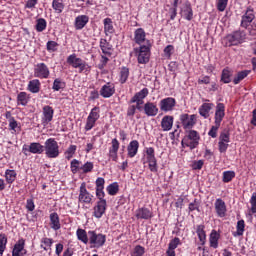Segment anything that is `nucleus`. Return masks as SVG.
<instances>
[{"instance_id":"obj_25","label":"nucleus","mask_w":256,"mask_h":256,"mask_svg":"<svg viewBox=\"0 0 256 256\" xmlns=\"http://www.w3.org/2000/svg\"><path fill=\"white\" fill-rule=\"evenodd\" d=\"M85 61H83L81 58H77V55L72 54L68 56L67 63L69 65H72L74 69H79L81 67V64H83Z\"/></svg>"},{"instance_id":"obj_8","label":"nucleus","mask_w":256,"mask_h":256,"mask_svg":"<svg viewBox=\"0 0 256 256\" xmlns=\"http://www.w3.org/2000/svg\"><path fill=\"white\" fill-rule=\"evenodd\" d=\"M197 117L195 115L182 114L180 116V121L184 129H192L195 123H197Z\"/></svg>"},{"instance_id":"obj_11","label":"nucleus","mask_w":256,"mask_h":256,"mask_svg":"<svg viewBox=\"0 0 256 256\" xmlns=\"http://www.w3.org/2000/svg\"><path fill=\"white\" fill-rule=\"evenodd\" d=\"M105 211H107V200H99L94 207V217L101 219L105 215Z\"/></svg>"},{"instance_id":"obj_12","label":"nucleus","mask_w":256,"mask_h":256,"mask_svg":"<svg viewBox=\"0 0 256 256\" xmlns=\"http://www.w3.org/2000/svg\"><path fill=\"white\" fill-rule=\"evenodd\" d=\"M159 105H160V109L165 113H167L169 111H173V108L176 105V101H175V98L168 97V98L162 99Z\"/></svg>"},{"instance_id":"obj_17","label":"nucleus","mask_w":256,"mask_h":256,"mask_svg":"<svg viewBox=\"0 0 256 256\" xmlns=\"http://www.w3.org/2000/svg\"><path fill=\"white\" fill-rule=\"evenodd\" d=\"M23 151H29L34 155H41V153L45 151V146L41 145L39 142H32L30 143L29 148H23Z\"/></svg>"},{"instance_id":"obj_28","label":"nucleus","mask_w":256,"mask_h":256,"mask_svg":"<svg viewBox=\"0 0 256 256\" xmlns=\"http://www.w3.org/2000/svg\"><path fill=\"white\" fill-rule=\"evenodd\" d=\"M149 95V89L143 88L141 91L137 92L130 100V103H135L139 101H143L145 97Z\"/></svg>"},{"instance_id":"obj_48","label":"nucleus","mask_w":256,"mask_h":256,"mask_svg":"<svg viewBox=\"0 0 256 256\" xmlns=\"http://www.w3.org/2000/svg\"><path fill=\"white\" fill-rule=\"evenodd\" d=\"M245 232V221L244 220H239L237 222V231H236V235H238L239 237H241V235H243V233Z\"/></svg>"},{"instance_id":"obj_33","label":"nucleus","mask_w":256,"mask_h":256,"mask_svg":"<svg viewBox=\"0 0 256 256\" xmlns=\"http://www.w3.org/2000/svg\"><path fill=\"white\" fill-rule=\"evenodd\" d=\"M219 233L217 231L213 230L210 234V247H213V249H217L219 247Z\"/></svg>"},{"instance_id":"obj_1","label":"nucleus","mask_w":256,"mask_h":256,"mask_svg":"<svg viewBox=\"0 0 256 256\" xmlns=\"http://www.w3.org/2000/svg\"><path fill=\"white\" fill-rule=\"evenodd\" d=\"M224 117H225V104L218 103L216 106V112H215V125L212 126L210 131L208 132V135L213 139L217 137V131H219V128L221 127V121H223Z\"/></svg>"},{"instance_id":"obj_64","label":"nucleus","mask_w":256,"mask_h":256,"mask_svg":"<svg viewBox=\"0 0 256 256\" xmlns=\"http://www.w3.org/2000/svg\"><path fill=\"white\" fill-rule=\"evenodd\" d=\"M26 209H28L29 211H35V202H33V199L27 200Z\"/></svg>"},{"instance_id":"obj_6","label":"nucleus","mask_w":256,"mask_h":256,"mask_svg":"<svg viewBox=\"0 0 256 256\" xmlns=\"http://www.w3.org/2000/svg\"><path fill=\"white\" fill-rule=\"evenodd\" d=\"M78 201L79 203H85L86 205H91V203H93V195L87 191L85 182L80 186Z\"/></svg>"},{"instance_id":"obj_55","label":"nucleus","mask_w":256,"mask_h":256,"mask_svg":"<svg viewBox=\"0 0 256 256\" xmlns=\"http://www.w3.org/2000/svg\"><path fill=\"white\" fill-rule=\"evenodd\" d=\"M81 164V162H79V160L74 159L71 161V171L73 174L77 173V171H79V165Z\"/></svg>"},{"instance_id":"obj_62","label":"nucleus","mask_w":256,"mask_h":256,"mask_svg":"<svg viewBox=\"0 0 256 256\" xmlns=\"http://www.w3.org/2000/svg\"><path fill=\"white\" fill-rule=\"evenodd\" d=\"M180 242H181V240L178 237H176L170 241L168 248L175 249L176 247H178Z\"/></svg>"},{"instance_id":"obj_30","label":"nucleus","mask_w":256,"mask_h":256,"mask_svg":"<svg viewBox=\"0 0 256 256\" xmlns=\"http://www.w3.org/2000/svg\"><path fill=\"white\" fill-rule=\"evenodd\" d=\"M41 89V82L38 79L31 80L28 84V91L30 93H39Z\"/></svg>"},{"instance_id":"obj_46","label":"nucleus","mask_w":256,"mask_h":256,"mask_svg":"<svg viewBox=\"0 0 256 256\" xmlns=\"http://www.w3.org/2000/svg\"><path fill=\"white\" fill-rule=\"evenodd\" d=\"M45 29H47V21H45V19L43 18L38 19L36 24V30L41 33L42 31H45Z\"/></svg>"},{"instance_id":"obj_7","label":"nucleus","mask_w":256,"mask_h":256,"mask_svg":"<svg viewBox=\"0 0 256 256\" xmlns=\"http://www.w3.org/2000/svg\"><path fill=\"white\" fill-rule=\"evenodd\" d=\"M243 39H245V32H242V31H236V32L226 36L227 44L230 46L231 45H239V43H241V41H243Z\"/></svg>"},{"instance_id":"obj_61","label":"nucleus","mask_w":256,"mask_h":256,"mask_svg":"<svg viewBox=\"0 0 256 256\" xmlns=\"http://www.w3.org/2000/svg\"><path fill=\"white\" fill-rule=\"evenodd\" d=\"M96 189H105V179L99 177L96 180Z\"/></svg>"},{"instance_id":"obj_45","label":"nucleus","mask_w":256,"mask_h":256,"mask_svg":"<svg viewBox=\"0 0 256 256\" xmlns=\"http://www.w3.org/2000/svg\"><path fill=\"white\" fill-rule=\"evenodd\" d=\"M7 247V236L5 234H0V256L3 255Z\"/></svg>"},{"instance_id":"obj_56","label":"nucleus","mask_w":256,"mask_h":256,"mask_svg":"<svg viewBox=\"0 0 256 256\" xmlns=\"http://www.w3.org/2000/svg\"><path fill=\"white\" fill-rule=\"evenodd\" d=\"M95 123H97V120H93V118H87L85 129L86 131H91L92 127H95Z\"/></svg>"},{"instance_id":"obj_49","label":"nucleus","mask_w":256,"mask_h":256,"mask_svg":"<svg viewBox=\"0 0 256 256\" xmlns=\"http://www.w3.org/2000/svg\"><path fill=\"white\" fill-rule=\"evenodd\" d=\"M51 245H53V239L43 238L41 240V249H44V251H47V248L51 247Z\"/></svg>"},{"instance_id":"obj_52","label":"nucleus","mask_w":256,"mask_h":256,"mask_svg":"<svg viewBox=\"0 0 256 256\" xmlns=\"http://www.w3.org/2000/svg\"><path fill=\"white\" fill-rule=\"evenodd\" d=\"M88 118L93 119L94 121H97L99 119V107H94L91 110Z\"/></svg>"},{"instance_id":"obj_57","label":"nucleus","mask_w":256,"mask_h":256,"mask_svg":"<svg viewBox=\"0 0 256 256\" xmlns=\"http://www.w3.org/2000/svg\"><path fill=\"white\" fill-rule=\"evenodd\" d=\"M220 153H226L229 148V142H218Z\"/></svg>"},{"instance_id":"obj_31","label":"nucleus","mask_w":256,"mask_h":256,"mask_svg":"<svg viewBox=\"0 0 256 256\" xmlns=\"http://www.w3.org/2000/svg\"><path fill=\"white\" fill-rule=\"evenodd\" d=\"M76 235H77L78 241H82V243H84L85 245L89 243V234H87V231L79 228L76 231Z\"/></svg>"},{"instance_id":"obj_3","label":"nucleus","mask_w":256,"mask_h":256,"mask_svg":"<svg viewBox=\"0 0 256 256\" xmlns=\"http://www.w3.org/2000/svg\"><path fill=\"white\" fill-rule=\"evenodd\" d=\"M134 53L137 55L138 63L142 65L149 63V57H151V41L147 40L146 44L141 45L139 48H134Z\"/></svg>"},{"instance_id":"obj_43","label":"nucleus","mask_w":256,"mask_h":256,"mask_svg":"<svg viewBox=\"0 0 256 256\" xmlns=\"http://www.w3.org/2000/svg\"><path fill=\"white\" fill-rule=\"evenodd\" d=\"M127 79H129V68L123 67L120 71V83H127Z\"/></svg>"},{"instance_id":"obj_4","label":"nucleus","mask_w":256,"mask_h":256,"mask_svg":"<svg viewBox=\"0 0 256 256\" xmlns=\"http://www.w3.org/2000/svg\"><path fill=\"white\" fill-rule=\"evenodd\" d=\"M44 151L49 159H57L59 157V144L55 141V138H49L45 141Z\"/></svg>"},{"instance_id":"obj_20","label":"nucleus","mask_w":256,"mask_h":256,"mask_svg":"<svg viewBox=\"0 0 256 256\" xmlns=\"http://www.w3.org/2000/svg\"><path fill=\"white\" fill-rule=\"evenodd\" d=\"M119 151V140H117V138H114L112 140V146L109 150V157L110 159H112V161H117V153Z\"/></svg>"},{"instance_id":"obj_5","label":"nucleus","mask_w":256,"mask_h":256,"mask_svg":"<svg viewBox=\"0 0 256 256\" xmlns=\"http://www.w3.org/2000/svg\"><path fill=\"white\" fill-rule=\"evenodd\" d=\"M88 243H90L91 249H99L105 245L107 237L104 234H97L95 231H88Z\"/></svg>"},{"instance_id":"obj_27","label":"nucleus","mask_w":256,"mask_h":256,"mask_svg":"<svg viewBox=\"0 0 256 256\" xmlns=\"http://www.w3.org/2000/svg\"><path fill=\"white\" fill-rule=\"evenodd\" d=\"M163 131H171L173 129V116H164L161 121Z\"/></svg>"},{"instance_id":"obj_59","label":"nucleus","mask_w":256,"mask_h":256,"mask_svg":"<svg viewBox=\"0 0 256 256\" xmlns=\"http://www.w3.org/2000/svg\"><path fill=\"white\" fill-rule=\"evenodd\" d=\"M104 188H96V196L99 201H105V192L103 191Z\"/></svg>"},{"instance_id":"obj_41","label":"nucleus","mask_w":256,"mask_h":256,"mask_svg":"<svg viewBox=\"0 0 256 256\" xmlns=\"http://www.w3.org/2000/svg\"><path fill=\"white\" fill-rule=\"evenodd\" d=\"M235 179V171H225L223 172L222 181L224 183H230V181H233Z\"/></svg>"},{"instance_id":"obj_26","label":"nucleus","mask_w":256,"mask_h":256,"mask_svg":"<svg viewBox=\"0 0 256 256\" xmlns=\"http://www.w3.org/2000/svg\"><path fill=\"white\" fill-rule=\"evenodd\" d=\"M50 225H51V229H54V231H59V229H61L59 214L55 212L50 214Z\"/></svg>"},{"instance_id":"obj_29","label":"nucleus","mask_w":256,"mask_h":256,"mask_svg":"<svg viewBox=\"0 0 256 256\" xmlns=\"http://www.w3.org/2000/svg\"><path fill=\"white\" fill-rule=\"evenodd\" d=\"M112 45L107 42L105 39L100 40V48L104 55H108V57H111V51H112Z\"/></svg>"},{"instance_id":"obj_14","label":"nucleus","mask_w":256,"mask_h":256,"mask_svg":"<svg viewBox=\"0 0 256 256\" xmlns=\"http://www.w3.org/2000/svg\"><path fill=\"white\" fill-rule=\"evenodd\" d=\"M27 254V250H25V240L20 239L18 242L14 245L12 256H24Z\"/></svg>"},{"instance_id":"obj_18","label":"nucleus","mask_w":256,"mask_h":256,"mask_svg":"<svg viewBox=\"0 0 256 256\" xmlns=\"http://www.w3.org/2000/svg\"><path fill=\"white\" fill-rule=\"evenodd\" d=\"M134 41L135 43H137V45H147V41L145 39V30H143V28H138L136 29L135 33H134Z\"/></svg>"},{"instance_id":"obj_47","label":"nucleus","mask_w":256,"mask_h":256,"mask_svg":"<svg viewBox=\"0 0 256 256\" xmlns=\"http://www.w3.org/2000/svg\"><path fill=\"white\" fill-rule=\"evenodd\" d=\"M107 192L110 195H115L116 193H119V184H117V182H114V183L110 184L107 187Z\"/></svg>"},{"instance_id":"obj_23","label":"nucleus","mask_w":256,"mask_h":256,"mask_svg":"<svg viewBox=\"0 0 256 256\" xmlns=\"http://www.w3.org/2000/svg\"><path fill=\"white\" fill-rule=\"evenodd\" d=\"M87 23H89V16L80 15L75 19V29L81 30L85 25H87Z\"/></svg>"},{"instance_id":"obj_19","label":"nucleus","mask_w":256,"mask_h":256,"mask_svg":"<svg viewBox=\"0 0 256 256\" xmlns=\"http://www.w3.org/2000/svg\"><path fill=\"white\" fill-rule=\"evenodd\" d=\"M181 14L186 21H191L193 19V8H191V3H184V6L181 9Z\"/></svg>"},{"instance_id":"obj_22","label":"nucleus","mask_w":256,"mask_h":256,"mask_svg":"<svg viewBox=\"0 0 256 256\" xmlns=\"http://www.w3.org/2000/svg\"><path fill=\"white\" fill-rule=\"evenodd\" d=\"M136 217L138 219H151V217H153V212H151V210H149L148 208H139L138 210H136Z\"/></svg>"},{"instance_id":"obj_58","label":"nucleus","mask_w":256,"mask_h":256,"mask_svg":"<svg viewBox=\"0 0 256 256\" xmlns=\"http://www.w3.org/2000/svg\"><path fill=\"white\" fill-rule=\"evenodd\" d=\"M59 44H57V42H55V41H48L47 42V50L48 51H57V46H58Z\"/></svg>"},{"instance_id":"obj_13","label":"nucleus","mask_w":256,"mask_h":256,"mask_svg":"<svg viewBox=\"0 0 256 256\" xmlns=\"http://www.w3.org/2000/svg\"><path fill=\"white\" fill-rule=\"evenodd\" d=\"M100 95L104 97V99H109V97H113L115 95V85L113 83H106L100 89Z\"/></svg>"},{"instance_id":"obj_39","label":"nucleus","mask_w":256,"mask_h":256,"mask_svg":"<svg viewBox=\"0 0 256 256\" xmlns=\"http://www.w3.org/2000/svg\"><path fill=\"white\" fill-rule=\"evenodd\" d=\"M5 178L7 183H13L15 179H17V172H15V170H6Z\"/></svg>"},{"instance_id":"obj_51","label":"nucleus","mask_w":256,"mask_h":256,"mask_svg":"<svg viewBox=\"0 0 256 256\" xmlns=\"http://www.w3.org/2000/svg\"><path fill=\"white\" fill-rule=\"evenodd\" d=\"M145 255V248L141 245H137L134 248V251L132 253V256H143Z\"/></svg>"},{"instance_id":"obj_10","label":"nucleus","mask_w":256,"mask_h":256,"mask_svg":"<svg viewBox=\"0 0 256 256\" xmlns=\"http://www.w3.org/2000/svg\"><path fill=\"white\" fill-rule=\"evenodd\" d=\"M143 111L147 117H157L159 114V108L153 102H146L144 104Z\"/></svg>"},{"instance_id":"obj_35","label":"nucleus","mask_w":256,"mask_h":256,"mask_svg":"<svg viewBox=\"0 0 256 256\" xmlns=\"http://www.w3.org/2000/svg\"><path fill=\"white\" fill-rule=\"evenodd\" d=\"M147 161L149 163V169L152 173H157V158L154 156H147Z\"/></svg>"},{"instance_id":"obj_2","label":"nucleus","mask_w":256,"mask_h":256,"mask_svg":"<svg viewBox=\"0 0 256 256\" xmlns=\"http://www.w3.org/2000/svg\"><path fill=\"white\" fill-rule=\"evenodd\" d=\"M201 139V136H199V133L195 130H189L186 132V135L181 141L182 147H189L191 151L193 149H197L199 147V140Z\"/></svg>"},{"instance_id":"obj_32","label":"nucleus","mask_w":256,"mask_h":256,"mask_svg":"<svg viewBox=\"0 0 256 256\" xmlns=\"http://www.w3.org/2000/svg\"><path fill=\"white\" fill-rule=\"evenodd\" d=\"M53 108L51 106H44L43 108V115H44V121L46 123H50V121H53Z\"/></svg>"},{"instance_id":"obj_50","label":"nucleus","mask_w":256,"mask_h":256,"mask_svg":"<svg viewBox=\"0 0 256 256\" xmlns=\"http://www.w3.org/2000/svg\"><path fill=\"white\" fill-rule=\"evenodd\" d=\"M52 89L54 91H60V89H65V82H63L59 79H55Z\"/></svg>"},{"instance_id":"obj_34","label":"nucleus","mask_w":256,"mask_h":256,"mask_svg":"<svg viewBox=\"0 0 256 256\" xmlns=\"http://www.w3.org/2000/svg\"><path fill=\"white\" fill-rule=\"evenodd\" d=\"M233 75V72L227 68H225L222 71V75H221V81L223 83H231V77Z\"/></svg>"},{"instance_id":"obj_53","label":"nucleus","mask_w":256,"mask_h":256,"mask_svg":"<svg viewBox=\"0 0 256 256\" xmlns=\"http://www.w3.org/2000/svg\"><path fill=\"white\" fill-rule=\"evenodd\" d=\"M80 170L83 171V173H91V171H93L92 162H86L83 166L80 167Z\"/></svg>"},{"instance_id":"obj_9","label":"nucleus","mask_w":256,"mask_h":256,"mask_svg":"<svg viewBox=\"0 0 256 256\" xmlns=\"http://www.w3.org/2000/svg\"><path fill=\"white\" fill-rule=\"evenodd\" d=\"M34 77H39L40 79H47L49 77V68L45 63H39L34 69Z\"/></svg>"},{"instance_id":"obj_24","label":"nucleus","mask_w":256,"mask_h":256,"mask_svg":"<svg viewBox=\"0 0 256 256\" xmlns=\"http://www.w3.org/2000/svg\"><path fill=\"white\" fill-rule=\"evenodd\" d=\"M211 109H213V103H204L199 108V113L201 117H204V119L209 118V113H211Z\"/></svg>"},{"instance_id":"obj_38","label":"nucleus","mask_w":256,"mask_h":256,"mask_svg":"<svg viewBox=\"0 0 256 256\" xmlns=\"http://www.w3.org/2000/svg\"><path fill=\"white\" fill-rule=\"evenodd\" d=\"M52 7L56 11V13H63V9H65L63 0H53Z\"/></svg>"},{"instance_id":"obj_15","label":"nucleus","mask_w":256,"mask_h":256,"mask_svg":"<svg viewBox=\"0 0 256 256\" xmlns=\"http://www.w3.org/2000/svg\"><path fill=\"white\" fill-rule=\"evenodd\" d=\"M214 207L218 217H225L227 215V206L221 198L216 199Z\"/></svg>"},{"instance_id":"obj_36","label":"nucleus","mask_w":256,"mask_h":256,"mask_svg":"<svg viewBox=\"0 0 256 256\" xmlns=\"http://www.w3.org/2000/svg\"><path fill=\"white\" fill-rule=\"evenodd\" d=\"M247 75H249V71H247V70L238 72L236 77L233 79L234 85H239V83H241V81H243V79H245V77H247Z\"/></svg>"},{"instance_id":"obj_54","label":"nucleus","mask_w":256,"mask_h":256,"mask_svg":"<svg viewBox=\"0 0 256 256\" xmlns=\"http://www.w3.org/2000/svg\"><path fill=\"white\" fill-rule=\"evenodd\" d=\"M227 3H229V0H218L217 2V9L218 11H225L227 9Z\"/></svg>"},{"instance_id":"obj_21","label":"nucleus","mask_w":256,"mask_h":256,"mask_svg":"<svg viewBox=\"0 0 256 256\" xmlns=\"http://www.w3.org/2000/svg\"><path fill=\"white\" fill-rule=\"evenodd\" d=\"M128 151V157L133 158L135 155H137V152L139 151V141L133 140L129 143L127 147Z\"/></svg>"},{"instance_id":"obj_60","label":"nucleus","mask_w":256,"mask_h":256,"mask_svg":"<svg viewBox=\"0 0 256 256\" xmlns=\"http://www.w3.org/2000/svg\"><path fill=\"white\" fill-rule=\"evenodd\" d=\"M8 123H9L10 131L17 133L16 129H17V127H19V124L15 121V118L13 120H10Z\"/></svg>"},{"instance_id":"obj_42","label":"nucleus","mask_w":256,"mask_h":256,"mask_svg":"<svg viewBox=\"0 0 256 256\" xmlns=\"http://www.w3.org/2000/svg\"><path fill=\"white\" fill-rule=\"evenodd\" d=\"M204 229H205V227L203 225H199L196 230V233H197L201 243H205V239H207V235H205Z\"/></svg>"},{"instance_id":"obj_63","label":"nucleus","mask_w":256,"mask_h":256,"mask_svg":"<svg viewBox=\"0 0 256 256\" xmlns=\"http://www.w3.org/2000/svg\"><path fill=\"white\" fill-rule=\"evenodd\" d=\"M136 111H137V108L135 107V105H130L127 109V116L133 117L135 115Z\"/></svg>"},{"instance_id":"obj_40","label":"nucleus","mask_w":256,"mask_h":256,"mask_svg":"<svg viewBox=\"0 0 256 256\" xmlns=\"http://www.w3.org/2000/svg\"><path fill=\"white\" fill-rule=\"evenodd\" d=\"M17 102L18 105H22L23 107H25V105H27V103L29 102V98H27V93L20 92L17 96Z\"/></svg>"},{"instance_id":"obj_44","label":"nucleus","mask_w":256,"mask_h":256,"mask_svg":"<svg viewBox=\"0 0 256 256\" xmlns=\"http://www.w3.org/2000/svg\"><path fill=\"white\" fill-rule=\"evenodd\" d=\"M219 142L231 143V134L229 133V131L225 130V131L221 132V134L219 136Z\"/></svg>"},{"instance_id":"obj_37","label":"nucleus","mask_w":256,"mask_h":256,"mask_svg":"<svg viewBox=\"0 0 256 256\" xmlns=\"http://www.w3.org/2000/svg\"><path fill=\"white\" fill-rule=\"evenodd\" d=\"M104 31L106 35L107 33H114L115 29L113 28V21L111 18L104 19Z\"/></svg>"},{"instance_id":"obj_16","label":"nucleus","mask_w":256,"mask_h":256,"mask_svg":"<svg viewBox=\"0 0 256 256\" xmlns=\"http://www.w3.org/2000/svg\"><path fill=\"white\" fill-rule=\"evenodd\" d=\"M253 19H255L253 9L248 8L245 15L242 16L241 27L247 29V27H249V25H251V23L253 22Z\"/></svg>"}]
</instances>
